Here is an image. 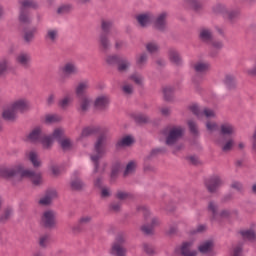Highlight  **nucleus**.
<instances>
[{
  "label": "nucleus",
  "instance_id": "obj_54",
  "mask_svg": "<svg viewBox=\"0 0 256 256\" xmlns=\"http://www.w3.org/2000/svg\"><path fill=\"white\" fill-rule=\"evenodd\" d=\"M119 169H120V166L119 164H117L116 166H114L112 168V172H111V177L112 179H115V177H117L118 173H119Z\"/></svg>",
  "mask_w": 256,
  "mask_h": 256
},
{
  "label": "nucleus",
  "instance_id": "obj_6",
  "mask_svg": "<svg viewBox=\"0 0 256 256\" xmlns=\"http://www.w3.org/2000/svg\"><path fill=\"white\" fill-rule=\"evenodd\" d=\"M19 3L21 5L19 15L20 23H31L29 9H35V7H37V3L33 0H20Z\"/></svg>",
  "mask_w": 256,
  "mask_h": 256
},
{
  "label": "nucleus",
  "instance_id": "obj_44",
  "mask_svg": "<svg viewBox=\"0 0 256 256\" xmlns=\"http://www.w3.org/2000/svg\"><path fill=\"white\" fill-rule=\"evenodd\" d=\"M48 244H49V235L46 234L44 236H41L39 240L40 247H45Z\"/></svg>",
  "mask_w": 256,
  "mask_h": 256
},
{
  "label": "nucleus",
  "instance_id": "obj_62",
  "mask_svg": "<svg viewBox=\"0 0 256 256\" xmlns=\"http://www.w3.org/2000/svg\"><path fill=\"white\" fill-rule=\"evenodd\" d=\"M138 209L143 212L144 217H147L149 215V210L147 209V207L142 206V207H140Z\"/></svg>",
  "mask_w": 256,
  "mask_h": 256
},
{
  "label": "nucleus",
  "instance_id": "obj_40",
  "mask_svg": "<svg viewBox=\"0 0 256 256\" xmlns=\"http://www.w3.org/2000/svg\"><path fill=\"white\" fill-rule=\"evenodd\" d=\"M71 188L74 191H79L80 189H83V182L81 180L76 179L71 182Z\"/></svg>",
  "mask_w": 256,
  "mask_h": 256
},
{
  "label": "nucleus",
  "instance_id": "obj_39",
  "mask_svg": "<svg viewBox=\"0 0 256 256\" xmlns=\"http://www.w3.org/2000/svg\"><path fill=\"white\" fill-rule=\"evenodd\" d=\"M71 101H73V97L68 95L60 100L59 105L62 107V109H65V107H69V103H71Z\"/></svg>",
  "mask_w": 256,
  "mask_h": 256
},
{
  "label": "nucleus",
  "instance_id": "obj_20",
  "mask_svg": "<svg viewBox=\"0 0 256 256\" xmlns=\"http://www.w3.org/2000/svg\"><path fill=\"white\" fill-rule=\"evenodd\" d=\"M192 242H184L181 247V255L183 256H196L197 251H191Z\"/></svg>",
  "mask_w": 256,
  "mask_h": 256
},
{
  "label": "nucleus",
  "instance_id": "obj_9",
  "mask_svg": "<svg viewBox=\"0 0 256 256\" xmlns=\"http://www.w3.org/2000/svg\"><path fill=\"white\" fill-rule=\"evenodd\" d=\"M106 61L109 63V65H118V71L120 72L127 71V69H129L131 66L129 60L117 55L108 56Z\"/></svg>",
  "mask_w": 256,
  "mask_h": 256
},
{
  "label": "nucleus",
  "instance_id": "obj_16",
  "mask_svg": "<svg viewBox=\"0 0 256 256\" xmlns=\"http://www.w3.org/2000/svg\"><path fill=\"white\" fill-rule=\"evenodd\" d=\"M42 223L44 227H55V212L48 210L42 216Z\"/></svg>",
  "mask_w": 256,
  "mask_h": 256
},
{
  "label": "nucleus",
  "instance_id": "obj_51",
  "mask_svg": "<svg viewBox=\"0 0 256 256\" xmlns=\"http://www.w3.org/2000/svg\"><path fill=\"white\" fill-rule=\"evenodd\" d=\"M11 217V210H6L4 214L0 217L1 223H4V221H7Z\"/></svg>",
  "mask_w": 256,
  "mask_h": 256
},
{
  "label": "nucleus",
  "instance_id": "obj_14",
  "mask_svg": "<svg viewBox=\"0 0 256 256\" xmlns=\"http://www.w3.org/2000/svg\"><path fill=\"white\" fill-rule=\"evenodd\" d=\"M122 243H123V237L120 236L117 238V242L114 243V245L112 246L111 255L126 256L127 250L123 248Z\"/></svg>",
  "mask_w": 256,
  "mask_h": 256
},
{
  "label": "nucleus",
  "instance_id": "obj_30",
  "mask_svg": "<svg viewBox=\"0 0 256 256\" xmlns=\"http://www.w3.org/2000/svg\"><path fill=\"white\" fill-rule=\"evenodd\" d=\"M169 58H170V61L175 65H181V56L179 55L178 51L170 50Z\"/></svg>",
  "mask_w": 256,
  "mask_h": 256
},
{
  "label": "nucleus",
  "instance_id": "obj_19",
  "mask_svg": "<svg viewBox=\"0 0 256 256\" xmlns=\"http://www.w3.org/2000/svg\"><path fill=\"white\" fill-rule=\"evenodd\" d=\"M107 105H109V98L106 96H100L94 102V107L95 109H98V111L107 109Z\"/></svg>",
  "mask_w": 256,
  "mask_h": 256
},
{
  "label": "nucleus",
  "instance_id": "obj_28",
  "mask_svg": "<svg viewBox=\"0 0 256 256\" xmlns=\"http://www.w3.org/2000/svg\"><path fill=\"white\" fill-rule=\"evenodd\" d=\"M219 143H224V145L222 146V150L225 152L231 151V149H233V145L235 144L233 138H222V140L219 141Z\"/></svg>",
  "mask_w": 256,
  "mask_h": 256
},
{
  "label": "nucleus",
  "instance_id": "obj_58",
  "mask_svg": "<svg viewBox=\"0 0 256 256\" xmlns=\"http://www.w3.org/2000/svg\"><path fill=\"white\" fill-rule=\"evenodd\" d=\"M52 173H53L54 177H57L58 175L61 174V168H59L58 166H53Z\"/></svg>",
  "mask_w": 256,
  "mask_h": 256
},
{
  "label": "nucleus",
  "instance_id": "obj_56",
  "mask_svg": "<svg viewBox=\"0 0 256 256\" xmlns=\"http://www.w3.org/2000/svg\"><path fill=\"white\" fill-rule=\"evenodd\" d=\"M147 61V54H142L138 59H137V65H143Z\"/></svg>",
  "mask_w": 256,
  "mask_h": 256
},
{
  "label": "nucleus",
  "instance_id": "obj_8",
  "mask_svg": "<svg viewBox=\"0 0 256 256\" xmlns=\"http://www.w3.org/2000/svg\"><path fill=\"white\" fill-rule=\"evenodd\" d=\"M111 27H113V23L111 21H102V33L100 35V45L102 49H109V33L111 31Z\"/></svg>",
  "mask_w": 256,
  "mask_h": 256
},
{
  "label": "nucleus",
  "instance_id": "obj_2",
  "mask_svg": "<svg viewBox=\"0 0 256 256\" xmlns=\"http://www.w3.org/2000/svg\"><path fill=\"white\" fill-rule=\"evenodd\" d=\"M107 142V136L105 133H100L97 141L94 145L95 155H91V161L94 164V173H99V159L103 157L106 153L105 143Z\"/></svg>",
  "mask_w": 256,
  "mask_h": 256
},
{
  "label": "nucleus",
  "instance_id": "obj_64",
  "mask_svg": "<svg viewBox=\"0 0 256 256\" xmlns=\"http://www.w3.org/2000/svg\"><path fill=\"white\" fill-rule=\"evenodd\" d=\"M161 113H162V115H169L170 110H169V108H162Z\"/></svg>",
  "mask_w": 256,
  "mask_h": 256
},
{
  "label": "nucleus",
  "instance_id": "obj_46",
  "mask_svg": "<svg viewBox=\"0 0 256 256\" xmlns=\"http://www.w3.org/2000/svg\"><path fill=\"white\" fill-rule=\"evenodd\" d=\"M71 11V6L70 5H63L58 8L57 13L59 15H62L63 13H69Z\"/></svg>",
  "mask_w": 256,
  "mask_h": 256
},
{
  "label": "nucleus",
  "instance_id": "obj_60",
  "mask_svg": "<svg viewBox=\"0 0 256 256\" xmlns=\"http://www.w3.org/2000/svg\"><path fill=\"white\" fill-rule=\"evenodd\" d=\"M55 103V95L51 94L47 99V105H53Z\"/></svg>",
  "mask_w": 256,
  "mask_h": 256
},
{
  "label": "nucleus",
  "instance_id": "obj_52",
  "mask_svg": "<svg viewBox=\"0 0 256 256\" xmlns=\"http://www.w3.org/2000/svg\"><path fill=\"white\" fill-rule=\"evenodd\" d=\"M225 83H226V85H228V87H231V85H233V83H235V78H233V76H231V75H227L225 78Z\"/></svg>",
  "mask_w": 256,
  "mask_h": 256
},
{
  "label": "nucleus",
  "instance_id": "obj_11",
  "mask_svg": "<svg viewBox=\"0 0 256 256\" xmlns=\"http://www.w3.org/2000/svg\"><path fill=\"white\" fill-rule=\"evenodd\" d=\"M190 111H192V113L196 115L198 119H201L202 117H205L206 119H211V117H215V112L213 110L209 108L201 110L196 104L190 106Z\"/></svg>",
  "mask_w": 256,
  "mask_h": 256
},
{
  "label": "nucleus",
  "instance_id": "obj_5",
  "mask_svg": "<svg viewBox=\"0 0 256 256\" xmlns=\"http://www.w3.org/2000/svg\"><path fill=\"white\" fill-rule=\"evenodd\" d=\"M89 89V81H83L78 84L76 87V95L80 100V108L81 111H87L89 109V105L91 104V100L85 96V92Z\"/></svg>",
  "mask_w": 256,
  "mask_h": 256
},
{
  "label": "nucleus",
  "instance_id": "obj_31",
  "mask_svg": "<svg viewBox=\"0 0 256 256\" xmlns=\"http://www.w3.org/2000/svg\"><path fill=\"white\" fill-rule=\"evenodd\" d=\"M155 225H159V219L157 218L152 219V224L150 226H142L143 233H145V235H151V233H153V228L155 227Z\"/></svg>",
  "mask_w": 256,
  "mask_h": 256
},
{
  "label": "nucleus",
  "instance_id": "obj_15",
  "mask_svg": "<svg viewBox=\"0 0 256 256\" xmlns=\"http://www.w3.org/2000/svg\"><path fill=\"white\" fill-rule=\"evenodd\" d=\"M205 185L209 191V193H215V190L220 186L223 185L221 178L219 176H213L210 179L205 181Z\"/></svg>",
  "mask_w": 256,
  "mask_h": 256
},
{
  "label": "nucleus",
  "instance_id": "obj_38",
  "mask_svg": "<svg viewBox=\"0 0 256 256\" xmlns=\"http://www.w3.org/2000/svg\"><path fill=\"white\" fill-rule=\"evenodd\" d=\"M212 247H213L212 242H205L204 244L200 245L198 249L200 253H209Z\"/></svg>",
  "mask_w": 256,
  "mask_h": 256
},
{
  "label": "nucleus",
  "instance_id": "obj_33",
  "mask_svg": "<svg viewBox=\"0 0 256 256\" xmlns=\"http://www.w3.org/2000/svg\"><path fill=\"white\" fill-rule=\"evenodd\" d=\"M243 239H247L248 241H255L256 234L253 230H244L240 232Z\"/></svg>",
  "mask_w": 256,
  "mask_h": 256
},
{
  "label": "nucleus",
  "instance_id": "obj_12",
  "mask_svg": "<svg viewBox=\"0 0 256 256\" xmlns=\"http://www.w3.org/2000/svg\"><path fill=\"white\" fill-rule=\"evenodd\" d=\"M200 39H202L205 43H212L213 47L215 49H221L223 47V43L221 42H213V35L211 34V31L207 29H203L200 32Z\"/></svg>",
  "mask_w": 256,
  "mask_h": 256
},
{
  "label": "nucleus",
  "instance_id": "obj_7",
  "mask_svg": "<svg viewBox=\"0 0 256 256\" xmlns=\"http://www.w3.org/2000/svg\"><path fill=\"white\" fill-rule=\"evenodd\" d=\"M162 133L166 136V145H175L183 137L184 130L181 127H168Z\"/></svg>",
  "mask_w": 256,
  "mask_h": 256
},
{
  "label": "nucleus",
  "instance_id": "obj_32",
  "mask_svg": "<svg viewBox=\"0 0 256 256\" xmlns=\"http://www.w3.org/2000/svg\"><path fill=\"white\" fill-rule=\"evenodd\" d=\"M37 34V28H32L31 30H28L24 34V40L26 43H31L33 39H35V35Z\"/></svg>",
  "mask_w": 256,
  "mask_h": 256
},
{
  "label": "nucleus",
  "instance_id": "obj_63",
  "mask_svg": "<svg viewBox=\"0 0 256 256\" xmlns=\"http://www.w3.org/2000/svg\"><path fill=\"white\" fill-rule=\"evenodd\" d=\"M102 197H109V189L103 188L101 192Z\"/></svg>",
  "mask_w": 256,
  "mask_h": 256
},
{
  "label": "nucleus",
  "instance_id": "obj_22",
  "mask_svg": "<svg viewBox=\"0 0 256 256\" xmlns=\"http://www.w3.org/2000/svg\"><path fill=\"white\" fill-rule=\"evenodd\" d=\"M55 197H57V191H55V190L48 191L46 194V197L40 199L39 204L40 205H49L51 203V201H53V199H55Z\"/></svg>",
  "mask_w": 256,
  "mask_h": 256
},
{
  "label": "nucleus",
  "instance_id": "obj_26",
  "mask_svg": "<svg viewBox=\"0 0 256 256\" xmlns=\"http://www.w3.org/2000/svg\"><path fill=\"white\" fill-rule=\"evenodd\" d=\"M209 69H211V65H209V63L197 62L194 65V70L196 71V73H207Z\"/></svg>",
  "mask_w": 256,
  "mask_h": 256
},
{
  "label": "nucleus",
  "instance_id": "obj_61",
  "mask_svg": "<svg viewBox=\"0 0 256 256\" xmlns=\"http://www.w3.org/2000/svg\"><path fill=\"white\" fill-rule=\"evenodd\" d=\"M188 159L192 165H197V163H199V160L196 156H190Z\"/></svg>",
  "mask_w": 256,
  "mask_h": 256
},
{
  "label": "nucleus",
  "instance_id": "obj_36",
  "mask_svg": "<svg viewBox=\"0 0 256 256\" xmlns=\"http://www.w3.org/2000/svg\"><path fill=\"white\" fill-rule=\"evenodd\" d=\"M165 101H171L173 99V89L171 86H167L163 89Z\"/></svg>",
  "mask_w": 256,
  "mask_h": 256
},
{
  "label": "nucleus",
  "instance_id": "obj_25",
  "mask_svg": "<svg viewBox=\"0 0 256 256\" xmlns=\"http://www.w3.org/2000/svg\"><path fill=\"white\" fill-rule=\"evenodd\" d=\"M95 133H101V128H99V127H86L82 130L80 139H83V137H89V135H95Z\"/></svg>",
  "mask_w": 256,
  "mask_h": 256
},
{
  "label": "nucleus",
  "instance_id": "obj_55",
  "mask_svg": "<svg viewBox=\"0 0 256 256\" xmlns=\"http://www.w3.org/2000/svg\"><path fill=\"white\" fill-rule=\"evenodd\" d=\"M144 251L145 253H147L148 255H153V246L149 245V244H144Z\"/></svg>",
  "mask_w": 256,
  "mask_h": 256
},
{
  "label": "nucleus",
  "instance_id": "obj_50",
  "mask_svg": "<svg viewBox=\"0 0 256 256\" xmlns=\"http://www.w3.org/2000/svg\"><path fill=\"white\" fill-rule=\"evenodd\" d=\"M122 91L126 94V95H131V93H133V86L126 84L123 86Z\"/></svg>",
  "mask_w": 256,
  "mask_h": 256
},
{
  "label": "nucleus",
  "instance_id": "obj_57",
  "mask_svg": "<svg viewBox=\"0 0 256 256\" xmlns=\"http://www.w3.org/2000/svg\"><path fill=\"white\" fill-rule=\"evenodd\" d=\"M231 187L232 189H236V191H241L243 189V185L239 182H233Z\"/></svg>",
  "mask_w": 256,
  "mask_h": 256
},
{
  "label": "nucleus",
  "instance_id": "obj_49",
  "mask_svg": "<svg viewBox=\"0 0 256 256\" xmlns=\"http://www.w3.org/2000/svg\"><path fill=\"white\" fill-rule=\"evenodd\" d=\"M130 79L136 83V85H141L143 83V78L139 74H133Z\"/></svg>",
  "mask_w": 256,
  "mask_h": 256
},
{
  "label": "nucleus",
  "instance_id": "obj_48",
  "mask_svg": "<svg viewBox=\"0 0 256 256\" xmlns=\"http://www.w3.org/2000/svg\"><path fill=\"white\" fill-rule=\"evenodd\" d=\"M206 129L208 131H217V129H219V126L215 122H207Z\"/></svg>",
  "mask_w": 256,
  "mask_h": 256
},
{
  "label": "nucleus",
  "instance_id": "obj_13",
  "mask_svg": "<svg viewBox=\"0 0 256 256\" xmlns=\"http://www.w3.org/2000/svg\"><path fill=\"white\" fill-rule=\"evenodd\" d=\"M208 210L212 212V221L221 222V219H226V217L229 215V211L227 210H224L219 214L217 212V206H215L213 202L209 203Z\"/></svg>",
  "mask_w": 256,
  "mask_h": 256
},
{
  "label": "nucleus",
  "instance_id": "obj_3",
  "mask_svg": "<svg viewBox=\"0 0 256 256\" xmlns=\"http://www.w3.org/2000/svg\"><path fill=\"white\" fill-rule=\"evenodd\" d=\"M29 108V104L27 103V100H18L14 102L10 109L4 110L2 117L6 121H15V118L17 117V111H27Z\"/></svg>",
  "mask_w": 256,
  "mask_h": 256
},
{
  "label": "nucleus",
  "instance_id": "obj_37",
  "mask_svg": "<svg viewBox=\"0 0 256 256\" xmlns=\"http://www.w3.org/2000/svg\"><path fill=\"white\" fill-rule=\"evenodd\" d=\"M28 157L34 167H39V165H41V162L37 159V153L31 151L29 152Z\"/></svg>",
  "mask_w": 256,
  "mask_h": 256
},
{
  "label": "nucleus",
  "instance_id": "obj_10",
  "mask_svg": "<svg viewBox=\"0 0 256 256\" xmlns=\"http://www.w3.org/2000/svg\"><path fill=\"white\" fill-rule=\"evenodd\" d=\"M64 134L65 132L63 131V129L57 128L54 130L53 135L51 137L53 139L58 140V143L61 145L64 151H69V149H71L72 147L71 140L69 138L61 139V137H63Z\"/></svg>",
  "mask_w": 256,
  "mask_h": 256
},
{
  "label": "nucleus",
  "instance_id": "obj_41",
  "mask_svg": "<svg viewBox=\"0 0 256 256\" xmlns=\"http://www.w3.org/2000/svg\"><path fill=\"white\" fill-rule=\"evenodd\" d=\"M188 126H189V129H190V132L193 135H197V133H199V131L197 130V124L193 120L188 121Z\"/></svg>",
  "mask_w": 256,
  "mask_h": 256
},
{
  "label": "nucleus",
  "instance_id": "obj_59",
  "mask_svg": "<svg viewBox=\"0 0 256 256\" xmlns=\"http://www.w3.org/2000/svg\"><path fill=\"white\" fill-rule=\"evenodd\" d=\"M89 221H91V217L89 216H84L80 219L79 221V225H84V223H89Z\"/></svg>",
  "mask_w": 256,
  "mask_h": 256
},
{
  "label": "nucleus",
  "instance_id": "obj_42",
  "mask_svg": "<svg viewBox=\"0 0 256 256\" xmlns=\"http://www.w3.org/2000/svg\"><path fill=\"white\" fill-rule=\"evenodd\" d=\"M134 119H135L136 123H147V121H148L147 116L142 115V114L134 115Z\"/></svg>",
  "mask_w": 256,
  "mask_h": 256
},
{
  "label": "nucleus",
  "instance_id": "obj_1",
  "mask_svg": "<svg viewBox=\"0 0 256 256\" xmlns=\"http://www.w3.org/2000/svg\"><path fill=\"white\" fill-rule=\"evenodd\" d=\"M15 175H19L22 179H30L33 185H41V183L43 182L41 173L25 169L21 165L15 166L13 168H0V177L9 179L11 177H15Z\"/></svg>",
  "mask_w": 256,
  "mask_h": 256
},
{
  "label": "nucleus",
  "instance_id": "obj_53",
  "mask_svg": "<svg viewBox=\"0 0 256 256\" xmlns=\"http://www.w3.org/2000/svg\"><path fill=\"white\" fill-rule=\"evenodd\" d=\"M187 1L188 3H190V5H192L193 9H195L196 11L201 7V3H199V1L197 0H187Z\"/></svg>",
  "mask_w": 256,
  "mask_h": 256
},
{
  "label": "nucleus",
  "instance_id": "obj_4",
  "mask_svg": "<svg viewBox=\"0 0 256 256\" xmlns=\"http://www.w3.org/2000/svg\"><path fill=\"white\" fill-rule=\"evenodd\" d=\"M31 143L40 142L43 145L44 149H49L53 145V137L45 136L41 132V128H35L27 138Z\"/></svg>",
  "mask_w": 256,
  "mask_h": 256
},
{
  "label": "nucleus",
  "instance_id": "obj_34",
  "mask_svg": "<svg viewBox=\"0 0 256 256\" xmlns=\"http://www.w3.org/2000/svg\"><path fill=\"white\" fill-rule=\"evenodd\" d=\"M136 167H137V163H135V161H130L127 164L126 169L124 171V177H128V175H131L132 173H134Z\"/></svg>",
  "mask_w": 256,
  "mask_h": 256
},
{
  "label": "nucleus",
  "instance_id": "obj_35",
  "mask_svg": "<svg viewBox=\"0 0 256 256\" xmlns=\"http://www.w3.org/2000/svg\"><path fill=\"white\" fill-rule=\"evenodd\" d=\"M61 121V116L57 114H48L45 117V123H57Z\"/></svg>",
  "mask_w": 256,
  "mask_h": 256
},
{
  "label": "nucleus",
  "instance_id": "obj_21",
  "mask_svg": "<svg viewBox=\"0 0 256 256\" xmlns=\"http://www.w3.org/2000/svg\"><path fill=\"white\" fill-rule=\"evenodd\" d=\"M137 21L141 27H147L151 21H153V15L151 14H141L137 16Z\"/></svg>",
  "mask_w": 256,
  "mask_h": 256
},
{
  "label": "nucleus",
  "instance_id": "obj_24",
  "mask_svg": "<svg viewBox=\"0 0 256 256\" xmlns=\"http://www.w3.org/2000/svg\"><path fill=\"white\" fill-rule=\"evenodd\" d=\"M62 71L65 75H75L77 73V66L75 63L68 62L64 65Z\"/></svg>",
  "mask_w": 256,
  "mask_h": 256
},
{
  "label": "nucleus",
  "instance_id": "obj_23",
  "mask_svg": "<svg viewBox=\"0 0 256 256\" xmlns=\"http://www.w3.org/2000/svg\"><path fill=\"white\" fill-rule=\"evenodd\" d=\"M167 19V13L163 12L161 13L156 21H155V27L156 29H159V31H163V29H165V25H166V22L165 20Z\"/></svg>",
  "mask_w": 256,
  "mask_h": 256
},
{
  "label": "nucleus",
  "instance_id": "obj_43",
  "mask_svg": "<svg viewBox=\"0 0 256 256\" xmlns=\"http://www.w3.org/2000/svg\"><path fill=\"white\" fill-rule=\"evenodd\" d=\"M146 49L149 53H156V51L159 49V46L155 43H148L146 45Z\"/></svg>",
  "mask_w": 256,
  "mask_h": 256
},
{
  "label": "nucleus",
  "instance_id": "obj_17",
  "mask_svg": "<svg viewBox=\"0 0 256 256\" xmlns=\"http://www.w3.org/2000/svg\"><path fill=\"white\" fill-rule=\"evenodd\" d=\"M233 133H235V127L230 123H224L220 126V135L222 139H231Z\"/></svg>",
  "mask_w": 256,
  "mask_h": 256
},
{
  "label": "nucleus",
  "instance_id": "obj_18",
  "mask_svg": "<svg viewBox=\"0 0 256 256\" xmlns=\"http://www.w3.org/2000/svg\"><path fill=\"white\" fill-rule=\"evenodd\" d=\"M16 62L19 65H21V67H24L25 69H27L31 63V55H29V53H26V52L19 53L16 56Z\"/></svg>",
  "mask_w": 256,
  "mask_h": 256
},
{
  "label": "nucleus",
  "instance_id": "obj_45",
  "mask_svg": "<svg viewBox=\"0 0 256 256\" xmlns=\"http://www.w3.org/2000/svg\"><path fill=\"white\" fill-rule=\"evenodd\" d=\"M8 65L9 63L7 62V60L0 61V75L5 74V72L7 71Z\"/></svg>",
  "mask_w": 256,
  "mask_h": 256
},
{
  "label": "nucleus",
  "instance_id": "obj_27",
  "mask_svg": "<svg viewBox=\"0 0 256 256\" xmlns=\"http://www.w3.org/2000/svg\"><path fill=\"white\" fill-rule=\"evenodd\" d=\"M57 37H59V32L56 29H49L46 33L45 39L46 41L55 43L57 41Z\"/></svg>",
  "mask_w": 256,
  "mask_h": 256
},
{
  "label": "nucleus",
  "instance_id": "obj_47",
  "mask_svg": "<svg viewBox=\"0 0 256 256\" xmlns=\"http://www.w3.org/2000/svg\"><path fill=\"white\" fill-rule=\"evenodd\" d=\"M117 199H120V201H124V199H129L131 198V194L127 193V192H118L116 194Z\"/></svg>",
  "mask_w": 256,
  "mask_h": 256
},
{
  "label": "nucleus",
  "instance_id": "obj_29",
  "mask_svg": "<svg viewBox=\"0 0 256 256\" xmlns=\"http://www.w3.org/2000/svg\"><path fill=\"white\" fill-rule=\"evenodd\" d=\"M133 143V137L125 136L124 138L117 142L116 147H129V145H133Z\"/></svg>",
  "mask_w": 256,
  "mask_h": 256
}]
</instances>
